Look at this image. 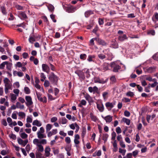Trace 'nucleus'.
Returning a JSON list of instances; mask_svg holds the SVG:
<instances>
[{
    "mask_svg": "<svg viewBox=\"0 0 158 158\" xmlns=\"http://www.w3.org/2000/svg\"><path fill=\"white\" fill-rule=\"evenodd\" d=\"M102 117L106 121L107 123H109L112 120V117L110 115H108L105 117L102 115Z\"/></svg>",
    "mask_w": 158,
    "mask_h": 158,
    "instance_id": "423d86ee",
    "label": "nucleus"
},
{
    "mask_svg": "<svg viewBox=\"0 0 158 158\" xmlns=\"http://www.w3.org/2000/svg\"><path fill=\"white\" fill-rule=\"evenodd\" d=\"M108 94V92L106 91L104 92L103 93L102 96L104 99L105 100L106 99H107V98Z\"/></svg>",
    "mask_w": 158,
    "mask_h": 158,
    "instance_id": "e433bc0d",
    "label": "nucleus"
},
{
    "mask_svg": "<svg viewBox=\"0 0 158 158\" xmlns=\"http://www.w3.org/2000/svg\"><path fill=\"white\" fill-rule=\"evenodd\" d=\"M102 68L104 71H106L108 69V64L107 63H104L102 66Z\"/></svg>",
    "mask_w": 158,
    "mask_h": 158,
    "instance_id": "72a5a7b5",
    "label": "nucleus"
},
{
    "mask_svg": "<svg viewBox=\"0 0 158 158\" xmlns=\"http://www.w3.org/2000/svg\"><path fill=\"white\" fill-rule=\"evenodd\" d=\"M51 150L50 148L49 147H46L45 150V152L46 156L48 157L49 156L50 152Z\"/></svg>",
    "mask_w": 158,
    "mask_h": 158,
    "instance_id": "f3484780",
    "label": "nucleus"
},
{
    "mask_svg": "<svg viewBox=\"0 0 158 158\" xmlns=\"http://www.w3.org/2000/svg\"><path fill=\"white\" fill-rule=\"evenodd\" d=\"M116 131L117 134L120 133L122 132L121 129L119 127H117L116 129Z\"/></svg>",
    "mask_w": 158,
    "mask_h": 158,
    "instance_id": "4d7b16f0",
    "label": "nucleus"
},
{
    "mask_svg": "<svg viewBox=\"0 0 158 158\" xmlns=\"http://www.w3.org/2000/svg\"><path fill=\"white\" fill-rule=\"evenodd\" d=\"M144 78L146 80L150 81H152V77L149 75H144Z\"/></svg>",
    "mask_w": 158,
    "mask_h": 158,
    "instance_id": "a878e982",
    "label": "nucleus"
},
{
    "mask_svg": "<svg viewBox=\"0 0 158 158\" xmlns=\"http://www.w3.org/2000/svg\"><path fill=\"white\" fill-rule=\"evenodd\" d=\"M6 69L7 70L11 71L12 64L7 61H6Z\"/></svg>",
    "mask_w": 158,
    "mask_h": 158,
    "instance_id": "aec40b11",
    "label": "nucleus"
},
{
    "mask_svg": "<svg viewBox=\"0 0 158 158\" xmlns=\"http://www.w3.org/2000/svg\"><path fill=\"white\" fill-rule=\"evenodd\" d=\"M44 85L45 87H48L49 85V81L47 80L45 81Z\"/></svg>",
    "mask_w": 158,
    "mask_h": 158,
    "instance_id": "5fc2aeb1",
    "label": "nucleus"
},
{
    "mask_svg": "<svg viewBox=\"0 0 158 158\" xmlns=\"http://www.w3.org/2000/svg\"><path fill=\"white\" fill-rule=\"evenodd\" d=\"M19 115L23 118L25 116V114L23 112H20L19 113Z\"/></svg>",
    "mask_w": 158,
    "mask_h": 158,
    "instance_id": "8fccbe9b",
    "label": "nucleus"
},
{
    "mask_svg": "<svg viewBox=\"0 0 158 158\" xmlns=\"http://www.w3.org/2000/svg\"><path fill=\"white\" fill-rule=\"evenodd\" d=\"M98 23L100 25H103L104 23V20L102 19H99Z\"/></svg>",
    "mask_w": 158,
    "mask_h": 158,
    "instance_id": "338daca9",
    "label": "nucleus"
},
{
    "mask_svg": "<svg viewBox=\"0 0 158 158\" xmlns=\"http://www.w3.org/2000/svg\"><path fill=\"white\" fill-rule=\"evenodd\" d=\"M48 78L52 83L56 84L58 80V77L53 73H51L49 75Z\"/></svg>",
    "mask_w": 158,
    "mask_h": 158,
    "instance_id": "f257e3e1",
    "label": "nucleus"
},
{
    "mask_svg": "<svg viewBox=\"0 0 158 158\" xmlns=\"http://www.w3.org/2000/svg\"><path fill=\"white\" fill-rule=\"evenodd\" d=\"M11 95V99L13 101H15L16 99V96L13 94H10Z\"/></svg>",
    "mask_w": 158,
    "mask_h": 158,
    "instance_id": "603ef678",
    "label": "nucleus"
},
{
    "mask_svg": "<svg viewBox=\"0 0 158 158\" xmlns=\"http://www.w3.org/2000/svg\"><path fill=\"white\" fill-rule=\"evenodd\" d=\"M141 84L143 86H145L147 85L146 81L145 80H141Z\"/></svg>",
    "mask_w": 158,
    "mask_h": 158,
    "instance_id": "774afa93",
    "label": "nucleus"
},
{
    "mask_svg": "<svg viewBox=\"0 0 158 158\" xmlns=\"http://www.w3.org/2000/svg\"><path fill=\"white\" fill-rule=\"evenodd\" d=\"M90 116L91 119L94 121H96L97 120V118L96 116L94 115L92 113H90Z\"/></svg>",
    "mask_w": 158,
    "mask_h": 158,
    "instance_id": "393cba45",
    "label": "nucleus"
},
{
    "mask_svg": "<svg viewBox=\"0 0 158 158\" xmlns=\"http://www.w3.org/2000/svg\"><path fill=\"white\" fill-rule=\"evenodd\" d=\"M86 102L84 100H82L81 101L80 103L78 105V106L80 107H81V105H85L86 104Z\"/></svg>",
    "mask_w": 158,
    "mask_h": 158,
    "instance_id": "37998d69",
    "label": "nucleus"
},
{
    "mask_svg": "<svg viewBox=\"0 0 158 158\" xmlns=\"http://www.w3.org/2000/svg\"><path fill=\"white\" fill-rule=\"evenodd\" d=\"M75 73L77 74L78 76H79L81 80H84L85 78V76L84 73L81 72H80L79 73H77L75 72Z\"/></svg>",
    "mask_w": 158,
    "mask_h": 158,
    "instance_id": "4468645a",
    "label": "nucleus"
},
{
    "mask_svg": "<svg viewBox=\"0 0 158 158\" xmlns=\"http://www.w3.org/2000/svg\"><path fill=\"white\" fill-rule=\"evenodd\" d=\"M16 106L17 108H19L20 109H23L24 108V106L23 105H21L19 102H17L16 103Z\"/></svg>",
    "mask_w": 158,
    "mask_h": 158,
    "instance_id": "b1692460",
    "label": "nucleus"
},
{
    "mask_svg": "<svg viewBox=\"0 0 158 158\" xmlns=\"http://www.w3.org/2000/svg\"><path fill=\"white\" fill-rule=\"evenodd\" d=\"M87 56L85 54H81L80 55V59L83 60H85Z\"/></svg>",
    "mask_w": 158,
    "mask_h": 158,
    "instance_id": "c85d7f7f",
    "label": "nucleus"
},
{
    "mask_svg": "<svg viewBox=\"0 0 158 158\" xmlns=\"http://www.w3.org/2000/svg\"><path fill=\"white\" fill-rule=\"evenodd\" d=\"M19 17L21 19H25L27 18L25 13L23 12H21L19 14Z\"/></svg>",
    "mask_w": 158,
    "mask_h": 158,
    "instance_id": "dca6fc26",
    "label": "nucleus"
},
{
    "mask_svg": "<svg viewBox=\"0 0 158 158\" xmlns=\"http://www.w3.org/2000/svg\"><path fill=\"white\" fill-rule=\"evenodd\" d=\"M123 121L124 122L126 123V124L128 125H129L130 124V120L128 119L123 118Z\"/></svg>",
    "mask_w": 158,
    "mask_h": 158,
    "instance_id": "cd10ccee",
    "label": "nucleus"
},
{
    "mask_svg": "<svg viewBox=\"0 0 158 158\" xmlns=\"http://www.w3.org/2000/svg\"><path fill=\"white\" fill-rule=\"evenodd\" d=\"M24 91L25 93L27 94H29L30 93V90L28 87H25L24 88Z\"/></svg>",
    "mask_w": 158,
    "mask_h": 158,
    "instance_id": "c9c22d12",
    "label": "nucleus"
},
{
    "mask_svg": "<svg viewBox=\"0 0 158 158\" xmlns=\"http://www.w3.org/2000/svg\"><path fill=\"white\" fill-rule=\"evenodd\" d=\"M38 141L39 139H35L33 140V143L38 147L37 150V151L42 152L44 150L43 147L41 144L38 143Z\"/></svg>",
    "mask_w": 158,
    "mask_h": 158,
    "instance_id": "f03ea898",
    "label": "nucleus"
},
{
    "mask_svg": "<svg viewBox=\"0 0 158 158\" xmlns=\"http://www.w3.org/2000/svg\"><path fill=\"white\" fill-rule=\"evenodd\" d=\"M94 14L93 12V11L91 10H88L86 11H85V17L88 18L89 16L91 15H92Z\"/></svg>",
    "mask_w": 158,
    "mask_h": 158,
    "instance_id": "2eb2a0df",
    "label": "nucleus"
},
{
    "mask_svg": "<svg viewBox=\"0 0 158 158\" xmlns=\"http://www.w3.org/2000/svg\"><path fill=\"white\" fill-rule=\"evenodd\" d=\"M116 134L114 131H113L111 134V139L112 140H115L116 136Z\"/></svg>",
    "mask_w": 158,
    "mask_h": 158,
    "instance_id": "a18cd8bd",
    "label": "nucleus"
},
{
    "mask_svg": "<svg viewBox=\"0 0 158 158\" xmlns=\"http://www.w3.org/2000/svg\"><path fill=\"white\" fill-rule=\"evenodd\" d=\"M6 61L3 62L0 64V69H4L5 66L6 64Z\"/></svg>",
    "mask_w": 158,
    "mask_h": 158,
    "instance_id": "473e14b6",
    "label": "nucleus"
},
{
    "mask_svg": "<svg viewBox=\"0 0 158 158\" xmlns=\"http://www.w3.org/2000/svg\"><path fill=\"white\" fill-rule=\"evenodd\" d=\"M127 37L126 34H124L122 35L118 36V40L120 41H123L127 39Z\"/></svg>",
    "mask_w": 158,
    "mask_h": 158,
    "instance_id": "ddd939ff",
    "label": "nucleus"
},
{
    "mask_svg": "<svg viewBox=\"0 0 158 158\" xmlns=\"http://www.w3.org/2000/svg\"><path fill=\"white\" fill-rule=\"evenodd\" d=\"M50 17L51 19L52 20V21L56 23V19H55V15L52 14L50 15Z\"/></svg>",
    "mask_w": 158,
    "mask_h": 158,
    "instance_id": "3c124183",
    "label": "nucleus"
},
{
    "mask_svg": "<svg viewBox=\"0 0 158 158\" xmlns=\"http://www.w3.org/2000/svg\"><path fill=\"white\" fill-rule=\"evenodd\" d=\"M110 67L113 68V71L114 72H118V70L121 68V67L114 62L110 63Z\"/></svg>",
    "mask_w": 158,
    "mask_h": 158,
    "instance_id": "7ed1b4c3",
    "label": "nucleus"
},
{
    "mask_svg": "<svg viewBox=\"0 0 158 158\" xmlns=\"http://www.w3.org/2000/svg\"><path fill=\"white\" fill-rule=\"evenodd\" d=\"M29 41L30 43H32L33 42L35 41V39L32 37H30L29 39Z\"/></svg>",
    "mask_w": 158,
    "mask_h": 158,
    "instance_id": "69168bd1",
    "label": "nucleus"
},
{
    "mask_svg": "<svg viewBox=\"0 0 158 158\" xmlns=\"http://www.w3.org/2000/svg\"><path fill=\"white\" fill-rule=\"evenodd\" d=\"M4 83H5V88H7L8 89H10L11 86L10 85L9 79L7 78H5L4 80Z\"/></svg>",
    "mask_w": 158,
    "mask_h": 158,
    "instance_id": "6e6552de",
    "label": "nucleus"
},
{
    "mask_svg": "<svg viewBox=\"0 0 158 158\" xmlns=\"http://www.w3.org/2000/svg\"><path fill=\"white\" fill-rule=\"evenodd\" d=\"M152 57L153 59L155 60L158 61V55L157 54H154Z\"/></svg>",
    "mask_w": 158,
    "mask_h": 158,
    "instance_id": "e2e57ef3",
    "label": "nucleus"
},
{
    "mask_svg": "<svg viewBox=\"0 0 158 158\" xmlns=\"http://www.w3.org/2000/svg\"><path fill=\"white\" fill-rule=\"evenodd\" d=\"M115 103H112L109 102H107L105 104V106L108 110H110L115 105Z\"/></svg>",
    "mask_w": 158,
    "mask_h": 158,
    "instance_id": "0eeeda50",
    "label": "nucleus"
},
{
    "mask_svg": "<svg viewBox=\"0 0 158 158\" xmlns=\"http://www.w3.org/2000/svg\"><path fill=\"white\" fill-rule=\"evenodd\" d=\"M108 78H106L105 80L103 79H100L98 78L95 80V83H98L102 84H104L106 83L108 81Z\"/></svg>",
    "mask_w": 158,
    "mask_h": 158,
    "instance_id": "1a4fd4ad",
    "label": "nucleus"
},
{
    "mask_svg": "<svg viewBox=\"0 0 158 158\" xmlns=\"http://www.w3.org/2000/svg\"><path fill=\"white\" fill-rule=\"evenodd\" d=\"M126 95L127 96L130 97H133L134 95V94L133 92H132L131 91H129V92H127L126 94Z\"/></svg>",
    "mask_w": 158,
    "mask_h": 158,
    "instance_id": "f704fd0d",
    "label": "nucleus"
},
{
    "mask_svg": "<svg viewBox=\"0 0 158 158\" xmlns=\"http://www.w3.org/2000/svg\"><path fill=\"white\" fill-rule=\"evenodd\" d=\"M38 143L40 144H46L47 143V140L45 139H42L40 140H39Z\"/></svg>",
    "mask_w": 158,
    "mask_h": 158,
    "instance_id": "58836bf2",
    "label": "nucleus"
},
{
    "mask_svg": "<svg viewBox=\"0 0 158 158\" xmlns=\"http://www.w3.org/2000/svg\"><path fill=\"white\" fill-rule=\"evenodd\" d=\"M40 101L43 102H47V98L46 97L44 96L43 98H41V99H40Z\"/></svg>",
    "mask_w": 158,
    "mask_h": 158,
    "instance_id": "680f3d73",
    "label": "nucleus"
},
{
    "mask_svg": "<svg viewBox=\"0 0 158 158\" xmlns=\"http://www.w3.org/2000/svg\"><path fill=\"white\" fill-rule=\"evenodd\" d=\"M85 99L88 101H90L91 100V98L88 94L85 95Z\"/></svg>",
    "mask_w": 158,
    "mask_h": 158,
    "instance_id": "0e129e2a",
    "label": "nucleus"
},
{
    "mask_svg": "<svg viewBox=\"0 0 158 158\" xmlns=\"http://www.w3.org/2000/svg\"><path fill=\"white\" fill-rule=\"evenodd\" d=\"M111 46L113 48H117L118 47V44L116 42H115L112 44Z\"/></svg>",
    "mask_w": 158,
    "mask_h": 158,
    "instance_id": "ea45409f",
    "label": "nucleus"
},
{
    "mask_svg": "<svg viewBox=\"0 0 158 158\" xmlns=\"http://www.w3.org/2000/svg\"><path fill=\"white\" fill-rule=\"evenodd\" d=\"M41 79L40 80L42 81H44L45 80L46 77L43 73H41L40 74Z\"/></svg>",
    "mask_w": 158,
    "mask_h": 158,
    "instance_id": "4c0bfd02",
    "label": "nucleus"
},
{
    "mask_svg": "<svg viewBox=\"0 0 158 158\" xmlns=\"http://www.w3.org/2000/svg\"><path fill=\"white\" fill-rule=\"evenodd\" d=\"M156 67L155 66L150 67L148 68H147L146 70L147 72L149 73H152L154 72L155 71Z\"/></svg>",
    "mask_w": 158,
    "mask_h": 158,
    "instance_id": "f8f14e48",
    "label": "nucleus"
},
{
    "mask_svg": "<svg viewBox=\"0 0 158 158\" xmlns=\"http://www.w3.org/2000/svg\"><path fill=\"white\" fill-rule=\"evenodd\" d=\"M98 57L101 60H103L106 58V56L102 53L98 54Z\"/></svg>",
    "mask_w": 158,
    "mask_h": 158,
    "instance_id": "2f4dec72",
    "label": "nucleus"
},
{
    "mask_svg": "<svg viewBox=\"0 0 158 158\" xmlns=\"http://www.w3.org/2000/svg\"><path fill=\"white\" fill-rule=\"evenodd\" d=\"M2 12V13L4 15H6V11L5 8L4 6H1V7Z\"/></svg>",
    "mask_w": 158,
    "mask_h": 158,
    "instance_id": "052dcab7",
    "label": "nucleus"
},
{
    "mask_svg": "<svg viewBox=\"0 0 158 158\" xmlns=\"http://www.w3.org/2000/svg\"><path fill=\"white\" fill-rule=\"evenodd\" d=\"M48 8L49 10L51 12H53L54 10V7L52 5H49L48 6Z\"/></svg>",
    "mask_w": 158,
    "mask_h": 158,
    "instance_id": "7c9ffc66",
    "label": "nucleus"
},
{
    "mask_svg": "<svg viewBox=\"0 0 158 158\" xmlns=\"http://www.w3.org/2000/svg\"><path fill=\"white\" fill-rule=\"evenodd\" d=\"M7 121L8 123H10L9 125L11 126L12 125V122L11 119L10 117H8L7 118Z\"/></svg>",
    "mask_w": 158,
    "mask_h": 158,
    "instance_id": "49530a36",
    "label": "nucleus"
},
{
    "mask_svg": "<svg viewBox=\"0 0 158 158\" xmlns=\"http://www.w3.org/2000/svg\"><path fill=\"white\" fill-rule=\"evenodd\" d=\"M119 152L120 153H122V155L124 156L125 155L126 150H125L122 149L121 148H119Z\"/></svg>",
    "mask_w": 158,
    "mask_h": 158,
    "instance_id": "a19ab883",
    "label": "nucleus"
},
{
    "mask_svg": "<svg viewBox=\"0 0 158 158\" xmlns=\"http://www.w3.org/2000/svg\"><path fill=\"white\" fill-rule=\"evenodd\" d=\"M95 40L99 45H102L103 46H106L107 45L106 43L103 40L97 38H95Z\"/></svg>",
    "mask_w": 158,
    "mask_h": 158,
    "instance_id": "39448f33",
    "label": "nucleus"
},
{
    "mask_svg": "<svg viewBox=\"0 0 158 158\" xmlns=\"http://www.w3.org/2000/svg\"><path fill=\"white\" fill-rule=\"evenodd\" d=\"M95 56L94 55H89L88 56L87 60L89 62L93 61V59L94 58Z\"/></svg>",
    "mask_w": 158,
    "mask_h": 158,
    "instance_id": "4be33fe9",
    "label": "nucleus"
},
{
    "mask_svg": "<svg viewBox=\"0 0 158 158\" xmlns=\"http://www.w3.org/2000/svg\"><path fill=\"white\" fill-rule=\"evenodd\" d=\"M15 7L18 10H23V7L19 5H17L15 6Z\"/></svg>",
    "mask_w": 158,
    "mask_h": 158,
    "instance_id": "bf43d9fd",
    "label": "nucleus"
},
{
    "mask_svg": "<svg viewBox=\"0 0 158 158\" xmlns=\"http://www.w3.org/2000/svg\"><path fill=\"white\" fill-rule=\"evenodd\" d=\"M109 136L108 134L106 133L104 134L102 137V139L104 141V142H106L107 140V139Z\"/></svg>",
    "mask_w": 158,
    "mask_h": 158,
    "instance_id": "c756f323",
    "label": "nucleus"
},
{
    "mask_svg": "<svg viewBox=\"0 0 158 158\" xmlns=\"http://www.w3.org/2000/svg\"><path fill=\"white\" fill-rule=\"evenodd\" d=\"M42 68L43 71L46 72L48 73H49V68L48 66L46 64H42Z\"/></svg>",
    "mask_w": 158,
    "mask_h": 158,
    "instance_id": "9d476101",
    "label": "nucleus"
},
{
    "mask_svg": "<svg viewBox=\"0 0 158 158\" xmlns=\"http://www.w3.org/2000/svg\"><path fill=\"white\" fill-rule=\"evenodd\" d=\"M35 156L36 158H45L42 156V154L40 152L36 151L35 152Z\"/></svg>",
    "mask_w": 158,
    "mask_h": 158,
    "instance_id": "6ab92c4d",
    "label": "nucleus"
},
{
    "mask_svg": "<svg viewBox=\"0 0 158 158\" xmlns=\"http://www.w3.org/2000/svg\"><path fill=\"white\" fill-rule=\"evenodd\" d=\"M86 129L85 128H83L82 131L81 133V137L82 138V140L83 143H84V138L85 137V135L86 134Z\"/></svg>",
    "mask_w": 158,
    "mask_h": 158,
    "instance_id": "a211bd4d",
    "label": "nucleus"
},
{
    "mask_svg": "<svg viewBox=\"0 0 158 158\" xmlns=\"http://www.w3.org/2000/svg\"><path fill=\"white\" fill-rule=\"evenodd\" d=\"M124 115L125 116L128 117L130 115V113L129 111L127 110H125L124 112Z\"/></svg>",
    "mask_w": 158,
    "mask_h": 158,
    "instance_id": "6e6d98bb",
    "label": "nucleus"
},
{
    "mask_svg": "<svg viewBox=\"0 0 158 158\" xmlns=\"http://www.w3.org/2000/svg\"><path fill=\"white\" fill-rule=\"evenodd\" d=\"M25 99L27 101L26 104L27 106H29L33 104V102L32 100V98L30 96H26L25 97Z\"/></svg>",
    "mask_w": 158,
    "mask_h": 158,
    "instance_id": "20e7f679",
    "label": "nucleus"
},
{
    "mask_svg": "<svg viewBox=\"0 0 158 158\" xmlns=\"http://www.w3.org/2000/svg\"><path fill=\"white\" fill-rule=\"evenodd\" d=\"M52 126V125L50 124H48L46 125V131L47 132L49 131L51 129Z\"/></svg>",
    "mask_w": 158,
    "mask_h": 158,
    "instance_id": "bb28decb",
    "label": "nucleus"
},
{
    "mask_svg": "<svg viewBox=\"0 0 158 158\" xmlns=\"http://www.w3.org/2000/svg\"><path fill=\"white\" fill-rule=\"evenodd\" d=\"M97 107L100 112H102L104 111V108L103 104H97Z\"/></svg>",
    "mask_w": 158,
    "mask_h": 158,
    "instance_id": "9b49d317",
    "label": "nucleus"
},
{
    "mask_svg": "<svg viewBox=\"0 0 158 158\" xmlns=\"http://www.w3.org/2000/svg\"><path fill=\"white\" fill-rule=\"evenodd\" d=\"M21 137L23 139H26L27 137V135L25 132H23L21 134Z\"/></svg>",
    "mask_w": 158,
    "mask_h": 158,
    "instance_id": "79ce46f5",
    "label": "nucleus"
},
{
    "mask_svg": "<svg viewBox=\"0 0 158 158\" xmlns=\"http://www.w3.org/2000/svg\"><path fill=\"white\" fill-rule=\"evenodd\" d=\"M137 88L138 89V91L139 92H142L143 90V88L139 85H136Z\"/></svg>",
    "mask_w": 158,
    "mask_h": 158,
    "instance_id": "09e8293b",
    "label": "nucleus"
},
{
    "mask_svg": "<svg viewBox=\"0 0 158 158\" xmlns=\"http://www.w3.org/2000/svg\"><path fill=\"white\" fill-rule=\"evenodd\" d=\"M74 143L75 144V146L76 148H77L78 147V146L77 144H79L80 143V141L78 140V139H74Z\"/></svg>",
    "mask_w": 158,
    "mask_h": 158,
    "instance_id": "de8ad7c7",
    "label": "nucleus"
},
{
    "mask_svg": "<svg viewBox=\"0 0 158 158\" xmlns=\"http://www.w3.org/2000/svg\"><path fill=\"white\" fill-rule=\"evenodd\" d=\"M37 135L38 137L40 139L43 138H45L46 137L45 135L43 133H40L39 132H37Z\"/></svg>",
    "mask_w": 158,
    "mask_h": 158,
    "instance_id": "5701e85b",
    "label": "nucleus"
},
{
    "mask_svg": "<svg viewBox=\"0 0 158 158\" xmlns=\"http://www.w3.org/2000/svg\"><path fill=\"white\" fill-rule=\"evenodd\" d=\"M57 120V118L56 117H53L51 119V121L52 123H55Z\"/></svg>",
    "mask_w": 158,
    "mask_h": 158,
    "instance_id": "864d4df0",
    "label": "nucleus"
},
{
    "mask_svg": "<svg viewBox=\"0 0 158 158\" xmlns=\"http://www.w3.org/2000/svg\"><path fill=\"white\" fill-rule=\"evenodd\" d=\"M32 125L34 126H36L38 127H40L42 125L41 123L39 122V121L37 120H34L33 122Z\"/></svg>",
    "mask_w": 158,
    "mask_h": 158,
    "instance_id": "412c9836",
    "label": "nucleus"
},
{
    "mask_svg": "<svg viewBox=\"0 0 158 158\" xmlns=\"http://www.w3.org/2000/svg\"><path fill=\"white\" fill-rule=\"evenodd\" d=\"M95 38H93L91 39L89 41V45L90 46H93L94 45V40H95Z\"/></svg>",
    "mask_w": 158,
    "mask_h": 158,
    "instance_id": "13d9d810",
    "label": "nucleus"
},
{
    "mask_svg": "<svg viewBox=\"0 0 158 158\" xmlns=\"http://www.w3.org/2000/svg\"><path fill=\"white\" fill-rule=\"evenodd\" d=\"M148 34H150L152 35H155V32L154 30H150L148 31Z\"/></svg>",
    "mask_w": 158,
    "mask_h": 158,
    "instance_id": "c03bdc74",
    "label": "nucleus"
}]
</instances>
